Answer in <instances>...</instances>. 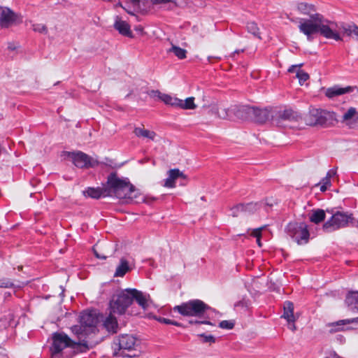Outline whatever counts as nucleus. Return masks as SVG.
Wrapping results in <instances>:
<instances>
[{
    "instance_id": "obj_7",
    "label": "nucleus",
    "mask_w": 358,
    "mask_h": 358,
    "mask_svg": "<svg viewBox=\"0 0 358 358\" xmlns=\"http://www.w3.org/2000/svg\"><path fill=\"white\" fill-rule=\"evenodd\" d=\"M131 304L132 300L130 294L124 289L113 296L109 302V308L111 313L124 315Z\"/></svg>"
},
{
    "instance_id": "obj_12",
    "label": "nucleus",
    "mask_w": 358,
    "mask_h": 358,
    "mask_svg": "<svg viewBox=\"0 0 358 358\" xmlns=\"http://www.w3.org/2000/svg\"><path fill=\"white\" fill-rule=\"evenodd\" d=\"M68 155L72 159L73 164L80 169L94 167L99 164L98 161L93 160L89 155L80 151L68 152Z\"/></svg>"
},
{
    "instance_id": "obj_27",
    "label": "nucleus",
    "mask_w": 358,
    "mask_h": 358,
    "mask_svg": "<svg viewBox=\"0 0 358 358\" xmlns=\"http://www.w3.org/2000/svg\"><path fill=\"white\" fill-rule=\"evenodd\" d=\"M300 65H292L288 69V71L290 73L296 72V76L299 79V83L303 85L304 82L309 79V75L308 73L305 72L303 70L300 69Z\"/></svg>"
},
{
    "instance_id": "obj_54",
    "label": "nucleus",
    "mask_w": 358,
    "mask_h": 358,
    "mask_svg": "<svg viewBox=\"0 0 358 358\" xmlns=\"http://www.w3.org/2000/svg\"><path fill=\"white\" fill-rule=\"evenodd\" d=\"M326 358H340V357L334 354V355H329V357H327Z\"/></svg>"
},
{
    "instance_id": "obj_40",
    "label": "nucleus",
    "mask_w": 358,
    "mask_h": 358,
    "mask_svg": "<svg viewBox=\"0 0 358 358\" xmlns=\"http://www.w3.org/2000/svg\"><path fill=\"white\" fill-rule=\"evenodd\" d=\"M32 29L36 32H38V33L44 34H48V28L43 24H32Z\"/></svg>"
},
{
    "instance_id": "obj_59",
    "label": "nucleus",
    "mask_w": 358,
    "mask_h": 358,
    "mask_svg": "<svg viewBox=\"0 0 358 358\" xmlns=\"http://www.w3.org/2000/svg\"><path fill=\"white\" fill-rule=\"evenodd\" d=\"M257 242L258 245H259V246H261V242H260V241H258L257 240Z\"/></svg>"
},
{
    "instance_id": "obj_58",
    "label": "nucleus",
    "mask_w": 358,
    "mask_h": 358,
    "mask_svg": "<svg viewBox=\"0 0 358 358\" xmlns=\"http://www.w3.org/2000/svg\"><path fill=\"white\" fill-rule=\"evenodd\" d=\"M0 358H8L6 355H1L0 356Z\"/></svg>"
},
{
    "instance_id": "obj_55",
    "label": "nucleus",
    "mask_w": 358,
    "mask_h": 358,
    "mask_svg": "<svg viewBox=\"0 0 358 358\" xmlns=\"http://www.w3.org/2000/svg\"><path fill=\"white\" fill-rule=\"evenodd\" d=\"M243 50H236V51H234V54H236V53L238 54L239 52H243Z\"/></svg>"
},
{
    "instance_id": "obj_36",
    "label": "nucleus",
    "mask_w": 358,
    "mask_h": 358,
    "mask_svg": "<svg viewBox=\"0 0 358 358\" xmlns=\"http://www.w3.org/2000/svg\"><path fill=\"white\" fill-rule=\"evenodd\" d=\"M358 113L355 108L350 107L343 115V121L350 122L352 120H357Z\"/></svg>"
},
{
    "instance_id": "obj_11",
    "label": "nucleus",
    "mask_w": 358,
    "mask_h": 358,
    "mask_svg": "<svg viewBox=\"0 0 358 358\" xmlns=\"http://www.w3.org/2000/svg\"><path fill=\"white\" fill-rule=\"evenodd\" d=\"M322 15L315 13L310 19H300L299 29L307 36L308 41L313 40V35L318 33L319 24Z\"/></svg>"
},
{
    "instance_id": "obj_6",
    "label": "nucleus",
    "mask_w": 358,
    "mask_h": 358,
    "mask_svg": "<svg viewBox=\"0 0 358 358\" xmlns=\"http://www.w3.org/2000/svg\"><path fill=\"white\" fill-rule=\"evenodd\" d=\"M336 121L335 113L322 108H312L306 117V122L310 126L329 127Z\"/></svg>"
},
{
    "instance_id": "obj_60",
    "label": "nucleus",
    "mask_w": 358,
    "mask_h": 358,
    "mask_svg": "<svg viewBox=\"0 0 358 358\" xmlns=\"http://www.w3.org/2000/svg\"><path fill=\"white\" fill-rule=\"evenodd\" d=\"M136 30H138V31H142V30H143V29H142V28H137V29H136Z\"/></svg>"
},
{
    "instance_id": "obj_9",
    "label": "nucleus",
    "mask_w": 358,
    "mask_h": 358,
    "mask_svg": "<svg viewBox=\"0 0 358 358\" xmlns=\"http://www.w3.org/2000/svg\"><path fill=\"white\" fill-rule=\"evenodd\" d=\"M287 234L299 245L308 242L310 234L308 226L304 222H289L286 227Z\"/></svg>"
},
{
    "instance_id": "obj_51",
    "label": "nucleus",
    "mask_w": 358,
    "mask_h": 358,
    "mask_svg": "<svg viewBox=\"0 0 358 358\" xmlns=\"http://www.w3.org/2000/svg\"><path fill=\"white\" fill-rule=\"evenodd\" d=\"M235 208V206H234L231 210V215L234 216V217H236L238 215V213L240 212H242L241 210H234Z\"/></svg>"
},
{
    "instance_id": "obj_23",
    "label": "nucleus",
    "mask_w": 358,
    "mask_h": 358,
    "mask_svg": "<svg viewBox=\"0 0 358 358\" xmlns=\"http://www.w3.org/2000/svg\"><path fill=\"white\" fill-rule=\"evenodd\" d=\"M83 194L85 196L96 199L101 197L108 196V193L106 192L105 185H103L102 187H87L83 191Z\"/></svg>"
},
{
    "instance_id": "obj_62",
    "label": "nucleus",
    "mask_w": 358,
    "mask_h": 358,
    "mask_svg": "<svg viewBox=\"0 0 358 358\" xmlns=\"http://www.w3.org/2000/svg\"><path fill=\"white\" fill-rule=\"evenodd\" d=\"M357 120H358V115H357Z\"/></svg>"
},
{
    "instance_id": "obj_4",
    "label": "nucleus",
    "mask_w": 358,
    "mask_h": 358,
    "mask_svg": "<svg viewBox=\"0 0 358 358\" xmlns=\"http://www.w3.org/2000/svg\"><path fill=\"white\" fill-rule=\"evenodd\" d=\"M211 310L212 308L208 305L199 299L189 300L173 307L175 312H178L183 316L204 317L206 319L208 318L206 316V314Z\"/></svg>"
},
{
    "instance_id": "obj_50",
    "label": "nucleus",
    "mask_w": 358,
    "mask_h": 358,
    "mask_svg": "<svg viewBox=\"0 0 358 358\" xmlns=\"http://www.w3.org/2000/svg\"><path fill=\"white\" fill-rule=\"evenodd\" d=\"M320 184H324L328 187L331 185V180L329 178L324 177L322 179Z\"/></svg>"
},
{
    "instance_id": "obj_30",
    "label": "nucleus",
    "mask_w": 358,
    "mask_h": 358,
    "mask_svg": "<svg viewBox=\"0 0 358 358\" xmlns=\"http://www.w3.org/2000/svg\"><path fill=\"white\" fill-rule=\"evenodd\" d=\"M149 3H145V8L149 10L151 5H159V4H169L168 6L169 10H172L173 8L178 7L176 0H148Z\"/></svg>"
},
{
    "instance_id": "obj_47",
    "label": "nucleus",
    "mask_w": 358,
    "mask_h": 358,
    "mask_svg": "<svg viewBox=\"0 0 358 358\" xmlns=\"http://www.w3.org/2000/svg\"><path fill=\"white\" fill-rule=\"evenodd\" d=\"M189 324H210V325H213V324L207 320H202V321H199V320H189Z\"/></svg>"
},
{
    "instance_id": "obj_24",
    "label": "nucleus",
    "mask_w": 358,
    "mask_h": 358,
    "mask_svg": "<svg viewBox=\"0 0 358 358\" xmlns=\"http://www.w3.org/2000/svg\"><path fill=\"white\" fill-rule=\"evenodd\" d=\"M113 314V313L110 311V314L103 321V327L109 333L115 334L117 331L118 323L117 318Z\"/></svg>"
},
{
    "instance_id": "obj_46",
    "label": "nucleus",
    "mask_w": 358,
    "mask_h": 358,
    "mask_svg": "<svg viewBox=\"0 0 358 358\" xmlns=\"http://www.w3.org/2000/svg\"><path fill=\"white\" fill-rule=\"evenodd\" d=\"M148 95L153 99L157 98L160 100L162 93L159 90H151L148 92Z\"/></svg>"
},
{
    "instance_id": "obj_22",
    "label": "nucleus",
    "mask_w": 358,
    "mask_h": 358,
    "mask_svg": "<svg viewBox=\"0 0 358 358\" xmlns=\"http://www.w3.org/2000/svg\"><path fill=\"white\" fill-rule=\"evenodd\" d=\"M355 89H357L356 87L348 86L341 87L338 85H335L327 89L325 95L329 99H333L344 94L352 92Z\"/></svg>"
},
{
    "instance_id": "obj_45",
    "label": "nucleus",
    "mask_w": 358,
    "mask_h": 358,
    "mask_svg": "<svg viewBox=\"0 0 358 358\" xmlns=\"http://www.w3.org/2000/svg\"><path fill=\"white\" fill-rule=\"evenodd\" d=\"M265 228V226L255 229L252 232V235L257 238V241H259V238L262 236V231Z\"/></svg>"
},
{
    "instance_id": "obj_43",
    "label": "nucleus",
    "mask_w": 358,
    "mask_h": 358,
    "mask_svg": "<svg viewBox=\"0 0 358 358\" xmlns=\"http://www.w3.org/2000/svg\"><path fill=\"white\" fill-rule=\"evenodd\" d=\"M14 286V284L7 278L0 279V287L1 288H10Z\"/></svg>"
},
{
    "instance_id": "obj_34",
    "label": "nucleus",
    "mask_w": 358,
    "mask_h": 358,
    "mask_svg": "<svg viewBox=\"0 0 358 358\" xmlns=\"http://www.w3.org/2000/svg\"><path fill=\"white\" fill-rule=\"evenodd\" d=\"M162 101H163L165 104L171 106L173 107L178 108V105L180 103V99L177 97L171 96L167 94H162L161 96Z\"/></svg>"
},
{
    "instance_id": "obj_26",
    "label": "nucleus",
    "mask_w": 358,
    "mask_h": 358,
    "mask_svg": "<svg viewBox=\"0 0 358 358\" xmlns=\"http://www.w3.org/2000/svg\"><path fill=\"white\" fill-rule=\"evenodd\" d=\"M132 267L129 262L124 257L120 260V264L117 266L114 277H123L128 271H131Z\"/></svg>"
},
{
    "instance_id": "obj_38",
    "label": "nucleus",
    "mask_w": 358,
    "mask_h": 358,
    "mask_svg": "<svg viewBox=\"0 0 358 358\" xmlns=\"http://www.w3.org/2000/svg\"><path fill=\"white\" fill-rule=\"evenodd\" d=\"M170 52H173V54L180 59H185L186 57L187 51L180 47L173 45L170 49Z\"/></svg>"
},
{
    "instance_id": "obj_49",
    "label": "nucleus",
    "mask_w": 358,
    "mask_h": 358,
    "mask_svg": "<svg viewBox=\"0 0 358 358\" xmlns=\"http://www.w3.org/2000/svg\"><path fill=\"white\" fill-rule=\"evenodd\" d=\"M336 169H333L329 170L327 172L326 177L331 179V178L336 176Z\"/></svg>"
},
{
    "instance_id": "obj_3",
    "label": "nucleus",
    "mask_w": 358,
    "mask_h": 358,
    "mask_svg": "<svg viewBox=\"0 0 358 358\" xmlns=\"http://www.w3.org/2000/svg\"><path fill=\"white\" fill-rule=\"evenodd\" d=\"M99 319L94 310L83 311L80 315V325H74L71 329L78 339L85 340L87 336L96 331V324Z\"/></svg>"
},
{
    "instance_id": "obj_42",
    "label": "nucleus",
    "mask_w": 358,
    "mask_h": 358,
    "mask_svg": "<svg viewBox=\"0 0 358 358\" xmlns=\"http://www.w3.org/2000/svg\"><path fill=\"white\" fill-rule=\"evenodd\" d=\"M235 325L233 320H222L219 323V327L224 329H232Z\"/></svg>"
},
{
    "instance_id": "obj_21",
    "label": "nucleus",
    "mask_w": 358,
    "mask_h": 358,
    "mask_svg": "<svg viewBox=\"0 0 358 358\" xmlns=\"http://www.w3.org/2000/svg\"><path fill=\"white\" fill-rule=\"evenodd\" d=\"M251 107L248 106H232L233 119L250 120Z\"/></svg>"
},
{
    "instance_id": "obj_17",
    "label": "nucleus",
    "mask_w": 358,
    "mask_h": 358,
    "mask_svg": "<svg viewBox=\"0 0 358 358\" xmlns=\"http://www.w3.org/2000/svg\"><path fill=\"white\" fill-rule=\"evenodd\" d=\"M145 3H149L148 0H129L122 8L129 15H134V12L145 13L148 12Z\"/></svg>"
},
{
    "instance_id": "obj_39",
    "label": "nucleus",
    "mask_w": 358,
    "mask_h": 358,
    "mask_svg": "<svg viewBox=\"0 0 358 358\" xmlns=\"http://www.w3.org/2000/svg\"><path fill=\"white\" fill-rule=\"evenodd\" d=\"M247 30L248 32L251 33L254 36H257L259 34V28L257 24L254 22H250L247 24Z\"/></svg>"
},
{
    "instance_id": "obj_48",
    "label": "nucleus",
    "mask_w": 358,
    "mask_h": 358,
    "mask_svg": "<svg viewBox=\"0 0 358 358\" xmlns=\"http://www.w3.org/2000/svg\"><path fill=\"white\" fill-rule=\"evenodd\" d=\"M93 251H94V254L96 258L101 259H106L107 258L106 255H101L98 252V251L96 250V246H94L93 248Z\"/></svg>"
},
{
    "instance_id": "obj_2",
    "label": "nucleus",
    "mask_w": 358,
    "mask_h": 358,
    "mask_svg": "<svg viewBox=\"0 0 358 358\" xmlns=\"http://www.w3.org/2000/svg\"><path fill=\"white\" fill-rule=\"evenodd\" d=\"M52 338V344L50 347L52 358H67L62 352L63 350L67 348L72 349L73 352H86L90 349L87 341L80 339H78V341H73L63 332L54 333Z\"/></svg>"
},
{
    "instance_id": "obj_20",
    "label": "nucleus",
    "mask_w": 358,
    "mask_h": 358,
    "mask_svg": "<svg viewBox=\"0 0 358 358\" xmlns=\"http://www.w3.org/2000/svg\"><path fill=\"white\" fill-rule=\"evenodd\" d=\"M169 177L164 181V186L169 188L176 187V180L178 178L186 180V176L178 169H171L168 171Z\"/></svg>"
},
{
    "instance_id": "obj_10",
    "label": "nucleus",
    "mask_w": 358,
    "mask_h": 358,
    "mask_svg": "<svg viewBox=\"0 0 358 358\" xmlns=\"http://www.w3.org/2000/svg\"><path fill=\"white\" fill-rule=\"evenodd\" d=\"M345 303L349 308V309L354 310H358V291H351L349 292L345 297ZM350 323H357L358 324V317L353 318L352 320H338L336 322L331 323L330 326L331 327H337L336 329H331L330 332H335L338 331L343 330V327L342 326L350 324Z\"/></svg>"
},
{
    "instance_id": "obj_32",
    "label": "nucleus",
    "mask_w": 358,
    "mask_h": 358,
    "mask_svg": "<svg viewBox=\"0 0 358 358\" xmlns=\"http://www.w3.org/2000/svg\"><path fill=\"white\" fill-rule=\"evenodd\" d=\"M326 217V214L322 209L313 210V213L310 216V221L314 224H319L324 221Z\"/></svg>"
},
{
    "instance_id": "obj_44",
    "label": "nucleus",
    "mask_w": 358,
    "mask_h": 358,
    "mask_svg": "<svg viewBox=\"0 0 358 358\" xmlns=\"http://www.w3.org/2000/svg\"><path fill=\"white\" fill-rule=\"evenodd\" d=\"M199 336H200L203 338V343H214L215 342V338L212 335H206L205 334H201L199 335Z\"/></svg>"
},
{
    "instance_id": "obj_56",
    "label": "nucleus",
    "mask_w": 358,
    "mask_h": 358,
    "mask_svg": "<svg viewBox=\"0 0 358 358\" xmlns=\"http://www.w3.org/2000/svg\"><path fill=\"white\" fill-rule=\"evenodd\" d=\"M295 329H296L295 325L293 324L292 325V330H294Z\"/></svg>"
},
{
    "instance_id": "obj_41",
    "label": "nucleus",
    "mask_w": 358,
    "mask_h": 358,
    "mask_svg": "<svg viewBox=\"0 0 358 358\" xmlns=\"http://www.w3.org/2000/svg\"><path fill=\"white\" fill-rule=\"evenodd\" d=\"M156 320L157 321H159V322L164 323L166 324H172V325H174L176 327H182V324L176 321L171 320H169V319H167L165 317H157Z\"/></svg>"
},
{
    "instance_id": "obj_52",
    "label": "nucleus",
    "mask_w": 358,
    "mask_h": 358,
    "mask_svg": "<svg viewBox=\"0 0 358 358\" xmlns=\"http://www.w3.org/2000/svg\"><path fill=\"white\" fill-rule=\"evenodd\" d=\"M328 188V186L324 185V184H321V187H320V191L324 192H325Z\"/></svg>"
},
{
    "instance_id": "obj_14",
    "label": "nucleus",
    "mask_w": 358,
    "mask_h": 358,
    "mask_svg": "<svg viewBox=\"0 0 358 358\" xmlns=\"http://www.w3.org/2000/svg\"><path fill=\"white\" fill-rule=\"evenodd\" d=\"M335 24L328 20H324L322 15V19L319 24L318 33L328 39H334L336 41H341V38L338 32L334 28Z\"/></svg>"
},
{
    "instance_id": "obj_13",
    "label": "nucleus",
    "mask_w": 358,
    "mask_h": 358,
    "mask_svg": "<svg viewBox=\"0 0 358 358\" xmlns=\"http://www.w3.org/2000/svg\"><path fill=\"white\" fill-rule=\"evenodd\" d=\"M22 19L20 15L15 13L8 7H3L0 15V27L8 29L13 25L22 22Z\"/></svg>"
},
{
    "instance_id": "obj_8",
    "label": "nucleus",
    "mask_w": 358,
    "mask_h": 358,
    "mask_svg": "<svg viewBox=\"0 0 358 358\" xmlns=\"http://www.w3.org/2000/svg\"><path fill=\"white\" fill-rule=\"evenodd\" d=\"M352 220V214L337 211L333 214L329 220L324 223L322 229L325 232L329 233L341 228L346 227Z\"/></svg>"
},
{
    "instance_id": "obj_25",
    "label": "nucleus",
    "mask_w": 358,
    "mask_h": 358,
    "mask_svg": "<svg viewBox=\"0 0 358 358\" xmlns=\"http://www.w3.org/2000/svg\"><path fill=\"white\" fill-rule=\"evenodd\" d=\"M284 313L282 317L289 322L294 323L296 317L294 315V304L292 302L286 301L283 304Z\"/></svg>"
},
{
    "instance_id": "obj_29",
    "label": "nucleus",
    "mask_w": 358,
    "mask_h": 358,
    "mask_svg": "<svg viewBox=\"0 0 358 358\" xmlns=\"http://www.w3.org/2000/svg\"><path fill=\"white\" fill-rule=\"evenodd\" d=\"M260 208L259 203H248L246 204L239 203L235 206L234 210H241L243 212L252 213L257 210Z\"/></svg>"
},
{
    "instance_id": "obj_15",
    "label": "nucleus",
    "mask_w": 358,
    "mask_h": 358,
    "mask_svg": "<svg viewBox=\"0 0 358 358\" xmlns=\"http://www.w3.org/2000/svg\"><path fill=\"white\" fill-rule=\"evenodd\" d=\"M299 117L296 112L292 109L278 111L272 116V122L278 127H285V122L297 121Z\"/></svg>"
},
{
    "instance_id": "obj_1",
    "label": "nucleus",
    "mask_w": 358,
    "mask_h": 358,
    "mask_svg": "<svg viewBox=\"0 0 358 358\" xmlns=\"http://www.w3.org/2000/svg\"><path fill=\"white\" fill-rule=\"evenodd\" d=\"M108 196L133 201L138 197V192L127 178H119L115 172L111 173L104 184Z\"/></svg>"
},
{
    "instance_id": "obj_19",
    "label": "nucleus",
    "mask_w": 358,
    "mask_h": 358,
    "mask_svg": "<svg viewBox=\"0 0 358 358\" xmlns=\"http://www.w3.org/2000/svg\"><path fill=\"white\" fill-rule=\"evenodd\" d=\"M113 27L122 36L131 38H134L130 25L119 15L115 17Z\"/></svg>"
},
{
    "instance_id": "obj_5",
    "label": "nucleus",
    "mask_w": 358,
    "mask_h": 358,
    "mask_svg": "<svg viewBox=\"0 0 358 358\" xmlns=\"http://www.w3.org/2000/svg\"><path fill=\"white\" fill-rule=\"evenodd\" d=\"M137 339L131 335L124 334L119 336L114 341V345L118 347V351L115 352V355L130 358L138 357L140 350L137 349Z\"/></svg>"
},
{
    "instance_id": "obj_33",
    "label": "nucleus",
    "mask_w": 358,
    "mask_h": 358,
    "mask_svg": "<svg viewBox=\"0 0 358 358\" xmlns=\"http://www.w3.org/2000/svg\"><path fill=\"white\" fill-rule=\"evenodd\" d=\"M134 133L138 137L148 138L150 140L154 141L156 133L153 131H150L141 127H136L134 129Z\"/></svg>"
},
{
    "instance_id": "obj_61",
    "label": "nucleus",
    "mask_w": 358,
    "mask_h": 358,
    "mask_svg": "<svg viewBox=\"0 0 358 358\" xmlns=\"http://www.w3.org/2000/svg\"><path fill=\"white\" fill-rule=\"evenodd\" d=\"M214 58H216V59H220V57H215Z\"/></svg>"
},
{
    "instance_id": "obj_18",
    "label": "nucleus",
    "mask_w": 358,
    "mask_h": 358,
    "mask_svg": "<svg viewBox=\"0 0 358 358\" xmlns=\"http://www.w3.org/2000/svg\"><path fill=\"white\" fill-rule=\"evenodd\" d=\"M126 291L130 294L132 301L135 300L137 303L143 309L147 310L150 306V295L137 290L136 289L128 288Z\"/></svg>"
},
{
    "instance_id": "obj_37",
    "label": "nucleus",
    "mask_w": 358,
    "mask_h": 358,
    "mask_svg": "<svg viewBox=\"0 0 358 358\" xmlns=\"http://www.w3.org/2000/svg\"><path fill=\"white\" fill-rule=\"evenodd\" d=\"M344 30L347 35L355 36V39L358 41V26L355 24H349Z\"/></svg>"
},
{
    "instance_id": "obj_28",
    "label": "nucleus",
    "mask_w": 358,
    "mask_h": 358,
    "mask_svg": "<svg viewBox=\"0 0 358 358\" xmlns=\"http://www.w3.org/2000/svg\"><path fill=\"white\" fill-rule=\"evenodd\" d=\"M215 114L220 119L223 120H233L232 106L226 108L223 106H218L213 108Z\"/></svg>"
},
{
    "instance_id": "obj_57",
    "label": "nucleus",
    "mask_w": 358,
    "mask_h": 358,
    "mask_svg": "<svg viewBox=\"0 0 358 358\" xmlns=\"http://www.w3.org/2000/svg\"><path fill=\"white\" fill-rule=\"evenodd\" d=\"M212 58H213V57H208V60L209 62H210Z\"/></svg>"
},
{
    "instance_id": "obj_35",
    "label": "nucleus",
    "mask_w": 358,
    "mask_h": 358,
    "mask_svg": "<svg viewBox=\"0 0 358 358\" xmlns=\"http://www.w3.org/2000/svg\"><path fill=\"white\" fill-rule=\"evenodd\" d=\"M178 108L185 109V110L196 108V106L194 103V97H188L185 100L180 99V103L178 105Z\"/></svg>"
},
{
    "instance_id": "obj_31",
    "label": "nucleus",
    "mask_w": 358,
    "mask_h": 358,
    "mask_svg": "<svg viewBox=\"0 0 358 358\" xmlns=\"http://www.w3.org/2000/svg\"><path fill=\"white\" fill-rule=\"evenodd\" d=\"M297 8L301 13L309 15L310 18L316 13L315 6L305 2L298 3Z\"/></svg>"
},
{
    "instance_id": "obj_53",
    "label": "nucleus",
    "mask_w": 358,
    "mask_h": 358,
    "mask_svg": "<svg viewBox=\"0 0 358 358\" xmlns=\"http://www.w3.org/2000/svg\"><path fill=\"white\" fill-rule=\"evenodd\" d=\"M123 4L120 2V1H118L115 5V7H121L122 8L123 7Z\"/></svg>"
},
{
    "instance_id": "obj_16",
    "label": "nucleus",
    "mask_w": 358,
    "mask_h": 358,
    "mask_svg": "<svg viewBox=\"0 0 358 358\" xmlns=\"http://www.w3.org/2000/svg\"><path fill=\"white\" fill-rule=\"evenodd\" d=\"M250 112V120L258 123H264L270 119L272 120V116H273V112L268 108L251 107Z\"/></svg>"
}]
</instances>
